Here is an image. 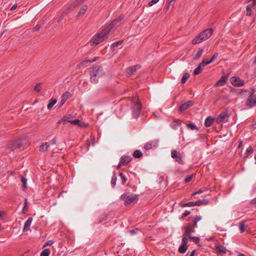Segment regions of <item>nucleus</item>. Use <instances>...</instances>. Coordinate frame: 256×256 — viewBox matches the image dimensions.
<instances>
[{
    "label": "nucleus",
    "instance_id": "nucleus-1",
    "mask_svg": "<svg viewBox=\"0 0 256 256\" xmlns=\"http://www.w3.org/2000/svg\"><path fill=\"white\" fill-rule=\"evenodd\" d=\"M112 28V26H106L104 29L92 37L90 40V44L92 46L97 45L106 39Z\"/></svg>",
    "mask_w": 256,
    "mask_h": 256
},
{
    "label": "nucleus",
    "instance_id": "nucleus-2",
    "mask_svg": "<svg viewBox=\"0 0 256 256\" xmlns=\"http://www.w3.org/2000/svg\"><path fill=\"white\" fill-rule=\"evenodd\" d=\"M90 80L91 82L97 83L99 78L104 74L103 68L100 66H94L90 68Z\"/></svg>",
    "mask_w": 256,
    "mask_h": 256
},
{
    "label": "nucleus",
    "instance_id": "nucleus-3",
    "mask_svg": "<svg viewBox=\"0 0 256 256\" xmlns=\"http://www.w3.org/2000/svg\"><path fill=\"white\" fill-rule=\"evenodd\" d=\"M213 30L212 28L206 29L200 32L199 34L196 36L192 40L193 44H196L202 42L208 39L212 34Z\"/></svg>",
    "mask_w": 256,
    "mask_h": 256
},
{
    "label": "nucleus",
    "instance_id": "nucleus-4",
    "mask_svg": "<svg viewBox=\"0 0 256 256\" xmlns=\"http://www.w3.org/2000/svg\"><path fill=\"white\" fill-rule=\"evenodd\" d=\"M132 104V116L135 118H138L140 115L142 110V106L141 102L137 96H134L131 100Z\"/></svg>",
    "mask_w": 256,
    "mask_h": 256
},
{
    "label": "nucleus",
    "instance_id": "nucleus-5",
    "mask_svg": "<svg viewBox=\"0 0 256 256\" xmlns=\"http://www.w3.org/2000/svg\"><path fill=\"white\" fill-rule=\"evenodd\" d=\"M120 198L124 202L125 206L138 200V196L133 194H124L122 195Z\"/></svg>",
    "mask_w": 256,
    "mask_h": 256
},
{
    "label": "nucleus",
    "instance_id": "nucleus-6",
    "mask_svg": "<svg viewBox=\"0 0 256 256\" xmlns=\"http://www.w3.org/2000/svg\"><path fill=\"white\" fill-rule=\"evenodd\" d=\"M24 141H26V140L22 138L12 141L8 145L7 148L12 151L18 149L22 147Z\"/></svg>",
    "mask_w": 256,
    "mask_h": 256
},
{
    "label": "nucleus",
    "instance_id": "nucleus-7",
    "mask_svg": "<svg viewBox=\"0 0 256 256\" xmlns=\"http://www.w3.org/2000/svg\"><path fill=\"white\" fill-rule=\"evenodd\" d=\"M172 157L175 160L180 164H184V162L182 160V154L176 150H174L172 152Z\"/></svg>",
    "mask_w": 256,
    "mask_h": 256
},
{
    "label": "nucleus",
    "instance_id": "nucleus-8",
    "mask_svg": "<svg viewBox=\"0 0 256 256\" xmlns=\"http://www.w3.org/2000/svg\"><path fill=\"white\" fill-rule=\"evenodd\" d=\"M158 143V140H150L148 142H147L144 146V148L146 150H150L152 148H156Z\"/></svg>",
    "mask_w": 256,
    "mask_h": 256
},
{
    "label": "nucleus",
    "instance_id": "nucleus-9",
    "mask_svg": "<svg viewBox=\"0 0 256 256\" xmlns=\"http://www.w3.org/2000/svg\"><path fill=\"white\" fill-rule=\"evenodd\" d=\"M232 84L234 86H241L244 84V81L238 77L234 76L232 78Z\"/></svg>",
    "mask_w": 256,
    "mask_h": 256
},
{
    "label": "nucleus",
    "instance_id": "nucleus-10",
    "mask_svg": "<svg viewBox=\"0 0 256 256\" xmlns=\"http://www.w3.org/2000/svg\"><path fill=\"white\" fill-rule=\"evenodd\" d=\"M254 92V90L253 88H252V92L248 98V101L249 102V105L251 108L256 106V98H253V94Z\"/></svg>",
    "mask_w": 256,
    "mask_h": 256
},
{
    "label": "nucleus",
    "instance_id": "nucleus-11",
    "mask_svg": "<svg viewBox=\"0 0 256 256\" xmlns=\"http://www.w3.org/2000/svg\"><path fill=\"white\" fill-rule=\"evenodd\" d=\"M140 64H136L132 66H130L126 68V72L127 74L129 76H132L134 72L136 71L137 70L140 68Z\"/></svg>",
    "mask_w": 256,
    "mask_h": 256
},
{
    "label": "nucleus",
    "instance_id": "nucleus-12",
    "mask_svg": "<svg viewBox=\"0 0 256 256\" xmlns=\"http://www.w3.org/2000/svg\"><path fill=\"white\" fill-rule=\"evenodd\" d=\"M194 104L192 101L188 100L187 102L182 104L179 108V111L180 113L188 109V108L192 106Z\"/></svg>",
    "mask_w": 256,
    "mask_h": 256
},
{
    "label": "nucleus",
    "instance_id": "nucleus-13",
    "mask_svg": "<svg viewBox=\"0 0 256 256\" xmlns=\"http://www.w3.org/2000/svg\"><path fill=\"white\" fill-rule=\"evenodd\" d=\"M229 116L230 115L228 114V112H222L216 118V122L218 124H220V122L224 121L226 118H228Z\"/></svg>",
    "mask_w": 256,
    "mask_h": 256
},
{
    "label": "nucleus",
    "instance_id": "nucleus-14",
    "mask_svg": "<svg viewBox=\"0 0 256 256\" xmlns=\"http://www.w3.org/2000/svg\"><path fill=\"white\" fill-rule=\"evenodd\" d=\"M185 232L183 234L186 236H190V235L192 233L194 232V230L192 228V225L190 224H188L185 226Z\"/></svg>",
    "mask_w": 256,
    "mask_h": 256
},
{
    "label": "nucleus",
    "instance_id": "nucleus-15",
    "mask_svg": "<svg viewBox=\"0 0 256 256\" xmlns=\"http://www.w3.org/2000/svg\"><path fill=\"white\" fill-rule=\"evenodd\" d=\"M70 124L73 125H77L80 128H86L88 126V124L85 123L84 122H81L78 119H76L74 120L72 122H70Z\"/></svg>",
    "mask_w": 256,
    "mask_h": 256
},
{
    "label": "nucleus",
    "instance_id": "nucleus-16",
    "mask_svg": "<svg viewBox=\"0 0 256 256\" xmlns=\"http://www.w3.org/2000/svg\"><path fill=\"white\" fill-rule=\"evenodd\" d=\"M70 96V93L68 92H66L64 94H62L61 97V100L60 104V107L62 106L64 104V102Z\"/></svg>",
    "mask_w": 256,
    "mask_h": 256
},
{
    "label": "nucleus",
    "instance_id": "nucleus-17",
    "mask_svg": "<svg viewBox=\"0 0 256 256\" xmlns=\"http://www.w3.org/2000/svg\"><path fill=\"white\" fill-rule=\"evenodd\" d=\"M216 250L218 251V252L220 254H224L226 252V248L222 245H216Z\"/></svg>",
    "mask_w": 256,
    "mask_h": 256
},
{
    "label": "nucleus",
    "instance_id": "nucleus-18",
    "mask_svg": "<svg viewBox=\"0 0 256 256\" xmlns=\"http://www.w3.org/2000/svg\"><path fill=\"white\" fill-rule=\"evenodd\" d=\"M132 160V158L129 156H123L120 158V164H122L124 165L127 164Z\"/></svg>",
    "mask_w": 256,
    "mask_h": 256
},
{
    "label": "nucleus",
    "instance_id": "nucleus-19",
    "mask_svg": "<svg viewBox=\"0 0 256 256\" xmlns=\"http://www.w3.org/2000/svg\"><path fill=\"white\" fill-rule=\"evenodd\" d=\"M198 204L197 202H190L184 204L182 202H180L179 204V205L180 207H191L198 206Z\"/></svg>",
    "mask_w": 256,
    "mask_h": 256
},
{
    "label": "nucleus",
    "instance_id": "nucleus-20",
    "mask_svg": "<svg viewBox=\"0 0 256 256\" xmlns=\"http://www.w3.org/2000/svg\"><path fill=\"white\" fill-rule=\"evenodd\" d=\"M227 80L226 76H222L215 84L214 86H222L225 84Z\"/></svg>",
    "mask_w": 256,
    "mask_h": 256
},
{
    "label": "nucleus",
    "instance_id": "nucleus-21",
    "mask_svg": "<svg viewBox=\"0 0 256 256\" xmlns=\"http://www.w3.org/2000/svg\"><path fill=\"white\" fill-rule=\"evenodd\" d=\"M32 217H29L28 218V219L27 220L26 222L24 224V227L23 228L24 232H26L30 230V226L31 223L32 222Z\"/></svg>",
    "mask_w": 256,
    "mask_h": 256
},
{
    "label": "nucleus",
    "instance_id": "nucleus-22",
    "mask_svg": "<svg viewBox=\"0 0 256 256\" xmlns=\"http://www.w3.org/2000/svg\"><path fill=\"white\" fill-rule=\"evenodd\" d=\"M99 58L98 57H95L94 58H93L92 60H83L82 61V62H80L78 64V66L79 68H80L81 66H84L86 64H88V62H96V60H97Z\"/></svg>",
    "mask_w": 256,
    "mask_h": 256
},
{
    "label": "nucleus",
    "instance_id": "nucleus-23",
    "mask_svg": "<svg viewBox=\"0 0 256 256\" xmlns=\"http://www.w3.org/2000/svg\"><path fill=\"white\" fill-rule=\"evenodd\" d=\"M214 121V118L212 116H208L205 120L204 122V126L206 127L210 126L212 122Z\"/></svg>",
    "mask_w": 256,
    "mask_h": 256
},
{
    "label": "nucleus",
    "instance_id": "nucleus-24",
    "mask_svg": "<svg viewBox=\"0 0 256 256\" xmlns=\"http://www.w3.org/2000/svg\"><path fill=\"white\" fill-rule=\"evenodd\" d=\"M190 218L192 219V222L194 226H192V228H194L196 226L197 222L201 219V216H190Z\"/></svg>",
    "mask_w": 256,
    "mask_h": 256
},
{
    "label": "nucleus",
    "instance_id": "nucleus-25",
    "mask_svg": "<svg viewBox=\"0 0 256 256\" xmlns=\"http://www.w3.org/2000/svg\"><path fill=\"white\" fill-rule=\"evenodd\" d=\"M50 144L48 142L43 143L40 146V151L42 152H46Z\"/></svg>",
    "mask_w": 256,
    "mask_h": 256
},
{
    "label": "nucleus",
    "instance_id": "nucleus-26",
    "mask_svg": "<svg viewBox=\"0 0 256 256\" xmlns=\"http://www.w3.org/2000/svg\"><path fill=\"white\" fill-rule=\"evenodd\" d=\"M202 52H203V48H199L196 54L194 57V60H198L201 57Z\"/></svg>",
    "mask_w": 256,
    "mask_h": 256
},
{
    "label": "nucleus",
    "instance_id": "nucleus-27",
    "mask_svg": "<svg viewBox=\"0 0 256 256\" xmlns=\"http://www.w3.org/2000/svg\"><path fill=\"white\" fill-rule=\"evenodd\" d=\"M57 100L56 99L52 98L50 100L49 103L47 106V108L49 110H50L53 106L56 103Z\"/></svg>",
    "mask_w": 256,
    "mask_h": 256
},
{
    "label": "nucleus",
    "instance_id": "nucleus-28",
    "mask_svg": "<svg viewBox=\"0 0 256 256\" xmlns=\"http://www.w3.org/2000/svg\"><path fill=\"white\" fill-rule=\"evenodd\" d=\"M88 9V6L86 5H83L82 8L80 9L77 16H82L84 14Z\"/></svg>",
    "mask_w": 256,
    "mask_h": 256
},
{
    "label": "nucleus",
    "instance_id": "nucleus-29",
    "mask_svg": "<svg viewBox=\"0 0 256 256\" xmlns=\"http://www.w3.org/2000/svg\"><path fill=\"white\" fill-rule=\"evenodd\" d=\"M188 249V246L187 245H183L182 244L179 248H178V252L180 254H184V253Z\"/></svg>",
    "mask_w": 256,
    "mask_h": 256
},
{
    "label": "nucleus",
    "instance_id": "nucleus-30",
    "mask_svg": "<svg viewBox=\"0 0 256 256\" xmlns=\"http://www.w3.org/2000/svg\"><path fill=\"white\" fill-rule=\"evenodd\" d=\"M124 18V16L123 14H120L118 18L115 19L112 22V26H114L116 25L118 22H120Z\"/></svg>",
    "mask_w": 256,
    "mask_h": 256
},
{
    "label": "nucleus",
    "instance_id": "nucleus-31",
    "mask_svg": "<svg viewBox=\"0 0 256 256\" xmlns=\"http://www.w3.org/2000/svg\"><path fill=\"white\" fill-rule=\"evenodd\" d=\"M142 156V152L140 150H136L133 153V156L134 158H140Z\"/></svg>",
    "mask_w": 256,
    "mask_h": 256
},
{
    "label": "nucleus",
    "instance_id": "nucleus-32",
    "mask_svg": "<svg viewBox=\"0 0 256 256\" xmlns=\"http://www.w3.org/2000/svg\"><path fill=\"white\" fill-rule=\"evenodd\" d=\"M253 152V148L252 146H249L245 153V156H244V158H246L250 154H252Z\"/></svg>",
    "mask_w": 256,
    "mask_h": 256
},
{
    "label": "nucleus",
    "instance_id": "nucleus-33",
    "mask_svg": "<svg viewBox=\"0 0 256 256\" xmlns=\"http://www.w3.org/2000/svg\"><path fill=\"white\" fill-rule=\"evenodd\" d=\"M198 204V206H202L204 204H208L209 202V200L207 199H204L202 200H199L196 201Z\"/></svg>",
    "mask_w": 256,
    "mask_h": 256
},
{
    "label": "nucleus",
    "instance_id": "nucleus-34",
    "mask_svg": "<svg viewBox=\"0 0 256 256\" xmlns=\"http://www.w3.org/2000/svg\"><path fill=\"white\" fill-rule=\"evenodd\" d=\"M190 74L188 73H185L182 78L181 82L182 84H184L187 80L190 78Z\"/></svg>",
    "mask_w": 256,
    "mask_h": 256
},
{
    "label": "nucleus",
    "instance_id": "nucleus-35",
    "mask_svg": "<svg viewBox=\"0 0 256 256\" xmlns=\"http://www.w3.org/2000/svg\"><path fill=\"white\" fill-rule=\"evenodd\" d=\"M50 254V250L49 248L44 250L40 253V256H49Z\"/></svg>",
    "mask_w": 256,
    "mask_h": 256
},
{
    "label": "nucleus",
    "instance_id": "nucleus-36",
    "mask_svg": "<svg viewBox=\"0 0 256 256\" xmlns=\"http://www.w3.org/2000/svg\"><path fill=\"white\" fill-rule=\"evenodd\" d=\"M186 126L192 130H198V127L194 124L189 123Z\"/></svg>",
    "mask_w": 256,
    "mask_h": 256
},
{
    "label": "nucleus",
    "instance_id": "nucleus-37",
    "mask_svg": "<svg viewBox=\"0 0 256 256\" xmlns=\"http://www.w3.org/2000/svg\"><path fill=\"white\" fill-rule=\"evenodd\" d=\"M42 83L41 82L36 84L34 87V90L37 92H39L42 89Z\"/></svg>",
    "mask_w": 256,
    "mask_h": 256
},
{
    "label": "nucleus",
    "instance_id": "nucleus-38",
    "mask_svg": "<svg viewBox=\"0 0 256 256\" xmlns=\"http://www.w3.org/2000/svg\"><path fill=\"white\" fill-rule=\"evenodd\" d=\"M201 66L200 65L198 66L197 68H195V70L194 71V75H198L201 72Z\"/></svg>",
    "mask_w": 256,
    "mask_h": 256
},
{
    "label": "nucleus",
    "instance_id": "nucleus-39",
    "mask_svg": "<svg viewBox=\"0 0 256 256\" xmlns=\"http://www.w3.org/2000/svg\"><path fill=\"white\" fill-rule=\"evenodd\" d=\"M245 225L244 222H242L240 223V230L242 232H244L245 231Z\"/></svg>",
    "mask_w": 256,
    "mask_h": 256
},
{
    "label": "nucleus",
    "instance_id": "nucleus-40",
    "mask_svg": "<svg viewBox=\"0 0 256 256\" xmlns=\"http://www.w3.org/2000/svg\"><path fill=\"white\" fill-rule=\"evenodd\" d=\"M118 176H120V178L122 180V184H124L128 180L127 178L122 172H120Z\"/></svg>",
    "mask_w": 256,
    "mask_h": 256
},
{
    "label": "nucleus",
    "instance_id": "nucleus-41",
    "mask_svg": "<svg viewBox=\"0 0 256 256\" xmlns=\"http://www.w3.org/2000/svg\"><path fill=\"white\" fill-rule=\"evenodd\" d=\"M21 182L22 183V187L26 188L27 180L24 176H21Z\"/></svg>",
    "mask_w": 256,
    "mask_h": 256
},
{
    "label": "nucleus",
    "instance_id": "nucleus-42",
    "mask_svg": "<svg viewBox=\"0 0 256 256\" xmlns=\"http://www.w3.org/2000/svg\"><path fill=\"white\" fill-rule=\"evenodd\" d=\"M64 118L66 119L68 122H70H70L73 121L74 120H71V118H72V116L70 114H68L64 116Z\"/></svg>",
    "mask_w": 256,
    "mask_h": 256
},
{
    "label": "nucleus",
    "instance_id": "nucleus-43",
    "mask_svg": "<svg viewBox=\"0 0 256 256\" xmlns=\"http://www.w3.org/2000/svg\"><path fill=\"white\" fill-rule=\"evenodd\" d=\"M188 236H186L184 234H183L182 236V244L183 245H187V243H188V239H187V237Z\"/></svg>",
    "mask_w": 256,
    "mask_h": 256
},
{
    "label": "nucleus",
    "instance_id": "nucleus-44",
    "mask_svg": "<svg viewBox=\"0 0 256 256\" xmlns=\"http://www.w3.org/2000/svg\"><path fill=\"white\" fill-rule=\"evenodd\" d=\"M123 42V40H118V41H117L116 42H114L112 44V47H116L118 46L119 45H121Z\"/></svg>",
    "mask_w": 256,
    "mask_h": 256
},
{
    "label": "nucleus",
    "instance_id": "nucleus-45",
    "mask_svg": "<svg viewBox=\"0 0 256 256\" xmlns=\"http://www.w3.org/2000/svg\"><path fill=\"white\" fill-rule=\"evenodd\" d=\"M210 63L208 62V60H203L200 64L199 65L200 66H201V67H204L206 66L209 64Z\"/></svg>",
    "mask_w": 256,
    "mask_h": 256
},
{
    "label": "nucleus",
    "instance_id": "nucleus-46",
    "mask_svg": "<svg viewBox=\"0 0 256 256\" xmlns=\"http://www.w3.org/2000/svg\"><path fill=\"white\" fill-rule=\"evenodd\" d=\"M250 6H248L246 8V12H247L246 15L248 16H250L252 15V8H250Z\"/></svg>",
    "mask_w": 256,
    "mask_h": 256
},
{
    "label": "nucleus",
    "instance_id": "nucleus-47",
    "mask_svg": "<svg viewBox=\"0 0 256 256\" xmlns=\"http://www.w3.org/2000/svg\"><path fill=\"white\" fill-rule=\"evenodd\" d=\"M190 240H192L196 244H198L200 242V238L198 236H190Z\"/></svg>",
    "mask_w": 256,
    "mask_h": 256
},
{
    "label": "nucleus",
    "instance_id": "nucleus-48",
    "mask_svg": "<svg viewBox=\"0 0 256 256\" xmlns=\"http://www.w3.org/2000/svg\"><path fill=\"white\" fill-rule=\"evenodd\" d=\"M84 0H76L74 2V7L77 6L78 5H79L80 4H82Z\"/></svg>",
    "mask_w": 256,
    "mask_h": 256
},
{
    "label": "nucleus",
    "instance_id": "nucleus-49",
    "mask_svg": "<svg viewBox=\"0 0 256 256\" xmlns=\"http://www.w3.org/2000/svg\"><path fill=\"white\" fill-rule=\"evenodd\" d=\"M116 177L115 176H114L112 177V181H111V184H112V187H114L115 186V185L116 184Z\"/></svg>",
    "mask_w": 256,
    "mask_h": 256
},
{
    "label": "nucleus",
    "instance_id": "nucleus-50",
    "mask_svg": "<svg viewBox=\"0 0 256 256\" xmlns=\"http://www.w3.org/2000/svg\"><path fill=\"white\" fill-rule=\"evenodd\" d=\"M190 214V212L188 210H186L184 213L182 214L180 219L183 220L185 217L187 216Z\"/></svg>",
    "mask_w": 256,
    "mask_h": 256
},
{
    "label": "nucleus",
    "instance_id": "nucleus-51",
    "mask_svg": "<svg viewBox=\"0 0 256 256\" xmlns=\"http://www.w3.org/2000/svg\"><path fill=\"white\" fill-rule=\"evenodd\" d=\"M172 1H170V0H166V10H168L170 8V5H174L173 4H172Z\"/></svg>",
    "mask_w": 256,
    "mask_h": 256
},
{
    "label": "nucleus",
    "instance_id": "nucleus-52",
    "mask_svg": "<svg viewBox=\"0 0 256 256\" xmlns=\"http://www.w3.org/2000/svg\"><path fill=\"white\" fill-rule=\"evenodd\" d=\"M138 231H140V230L138 229V228H136L134 230H130V233L132 235H134V234H138Z\"/></svg>",
    "mask_w": 256,
    "mask_h": 256
},
{
    "label": "nucleus",
    "instance_id": "nucleus-53",
    "mask_svg": "<svg viewBox=\"0 0 256 256\" xmlns=\"http://www.w3.org/2000/svg\"><path fill=\"white\" fill-rule=\"evenodd\" d=\"M160 0H152L148 3V6H151L154 4H156Z\"/></svg>",
    "mask_w": 256,
    "mask_h": 256
},
{
    "label": "nucleus",
    "instance_id": "nucleus-54",
    "mask_svg": "<svg viewBox=\"0 0 256 256\" xmlns=\"http://www.w3.org/2000/svg\"><path fill=\"white\" fill-rule=\"evenodd\" d=\"M192 175H191V176H190L186 177L184 180V182H190L192 180Z\"/></svg>",
    "mask_w": 256,
    "mask_h": 256
},
{
    "label": "nucleus",
    "instance_id": "nucleus-55",
    "mask_svg": "<svg viewBox=\"0 0 256 256\" xmlns=\"http://www.w3.org/2000/svg\"><path fill=\"white\" fill-rule=\"evenodd\" d=\"M53 244V241L52 240H48L44 246V247L46 246H51Z\"/></svg>",
    "mask_w": 256,
    "mask_h": 256
},
{
    "label": "nucleus",
    "instance_id": "nucleus-56",
    "mask_svg": "<svg viewBox=\"0 0 256 256\" xmlns=\"http://www.w3.org/2000/svg\"><path fill=\"white\" fill-rule=\"evenodd\" d=\"M40 26L36 25V26H34L33 28L34 31H35V32L38 31L40 30Z\"/></svg>",
    "mask_w": 256,
    "mask_h": 256
},
{
    "label": "nucleus",
    "instance_id": "nucleus-57",
    "mask_svg": "<svg viewBox=\"0 0 256 256\" xmlns=\"http://www.w3.org/2000/svg\"><path fill=\"white\" fill-rule=\"evenodd\" d=\"M202 192H203V190H198V192H195L193 193V194H192V196H194V195H196V194H201V193H202Z\"/></svg>",
    "mask_w": 256,
    "mask_h": 256
},
{
    "label": "nucleus",
    "instance_id": "nucleus-58",
    "mask_svg": "<svg viewBox=\"0 0 256 256\" xmlns=\"http://www.w3.org/2000/svg\"><path fill=\"white\" fill-rule=\"evenodd\" d=\"M174 122L176 123L177 126H180L181 125L180 121L179 120H174Z\"/></svg>",
    "mask_w": 256,
    "mask_h": 256
},
{
    "label": "nucleus",
    "instance_id": "nucleus-59",
    "mask_svg": "<svg viewBox=\"0 0 256 256\" xmlns=\"http://www.w3.org/2000/svg\"><path fill=\"white\" fill-rule=\"evenodd\" d=\"M64 14H62L60 16V17L58 18V22H60L64 18Z\"/></svg>",
    "mask_w": 256,
    "mask_h": 256
},
{
    "label": "nucleus",
    "instance_id": "nucleus-60",
    "mask_svg": "<svg viewBox=\"0 0 256 256\" xmlns=\"http://www.w3.org/2000/svg\"><path fill=\"white\" fill-rule=\"evenodd\" d=\"M218 53L216 52L212 56V58H213L214 60H215L218 58Z\"/></svg>",
    "mask_w": 256,
    "mask_h": 256
},
{
    "label": "nucleus",
    "instance_id": "nucleus-61",
    "mask_svg": "<svg viewBox=\"0 0 256 256\" xmlns=\"http://www.w3.org/2000/svg\"><path fill=\"white\" fill-rule=\"evenodd\" d=\"M56 138H54L51 141L52 144H56Z\"/></svg>",
    "mask_w": 256,
    "mask_h": 256
},
{
    "label": "nucleus",
    "instance_id": "nucleus-62",
    "mask_svg": "<svg viewBox=\"0 0 256 256\" xmlns=\"http://www.w3.org/2000/svg\"><path fill=\"white\" fill-rule=\"evenodd\" d=\"M17 8V4H14L12 8H10V10H14L15 9H16Z\"/></svg>",
    "mask_w": 256,
    "mask_h": 256
},
{
    "label": "nucleus",
    "instance_id": "nucleus-63",
    "mask_svg": "<svg viewBox=\"0 0 256 256\" xmlns=\"http://www.w3.org/2000/svg\"><path fill=\"white\" fill-rule=\"evenodd\" d=\"M251 204H254L256 206V198H255L252 199L251 200Z\"/></svg>",
    "mask_w": 256,
    "mask_h": 256
},
{
    "label": "nucleus",
    "instance_id": "nucleus-64",
    "mask_svg": "<svg viewBox=\"0 0 256 256\" xmlns=\"http://www.w3.org/2000/svg\"><path fill=\"white\" fill-rule=\"evenodd\" d=\"M196 250H193L190 252V255H189L188 256H194V255L195 254V253H196Z\"/></svg>",
    "mask_w": 256,
    "mask_h": 256
}]
</instances>
